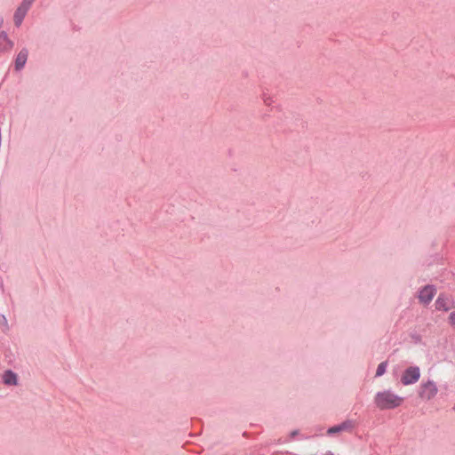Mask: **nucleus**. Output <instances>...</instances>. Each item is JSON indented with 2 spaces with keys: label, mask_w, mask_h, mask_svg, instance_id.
I'll return each instance as SVG.
<instances>
[{
  "label": "nucleus",
  "mask_w": 455,
  "mask_h": 455,
  "mask_svg": "<svg viewBox=\"0 0 455 455\" xmlns=\"http://www.w3.org/2000/svg\"><path fill=\"white\" fill-rule=\"evenodd\" d=\"M403 402V397L390 390L378 392L374 397V403L379 410H392L397 408Z\"/></svg>",
  "instance_id": "obj_1"
},
{
  "label": "nucleus",
  "mask_w": 455,
  "mask_h": 455,
  "mask_svg": "<svg viewBox=\"0 0 455 455\" xmlns=\"http://www.w3.org/2000/svg\"><path fill=\"white\" fill-rule=\"evenodd\" d=\"M420 377L419 368L417 366H411L407 368L402 375L401 381L404 386L416 383Z\"/></svg>",
  "instance_id": "obj_2"
},
{
  "label": "nucleus",
  "mask_w": 455,
  "mask_h": 455,
  "mask_svg": "<svg viewBox=\"0 0 455 455\" xmlns=\"http://www.w3.org/2000/svg\"><path fill=\"white\" fill-rule=\"evenodd\" d=\"M438 389L435 383L432 380H428L421 384L419 395L422 399L430 400L436 395Z\"/></svg>",
  "instance_id": "obj_3"
},
{
  "label": "nucleus",
  "mask_w": 455,
  "mask_h": 455,
  "mask_svg": "<svg viewBox=\"0 0 455 455\" xmlns=\"http://www.w3.org/2000/svg\"><path fill=\"white\" fill-rule=\"evenodd\" d=\"M33 0H24L14 14V22L16 26H20L29 9Z\"/></svg>",
  "instance_id": "obj_4"
},
{
  "label": "nucleus",
  "mask_w": 455,
  "mask_h": 455,
  "mask_svg": "<svg viewBox=\"0 0 455 455\" xmlns=\"http://www.w3.org/2000/svg\"><path fill=\"white\" fill-rule=\"evenodd\" d=\"M435 290L431 285L425 286L419 294V299L423 304H428L434 298Z\"/></svg>",
  "instance_id": "obj_5"
},
{
  "label": "nucleus",
  "mask_w": 455,
  "mask_h": 455,
  "mask_svg": "<svg viewBox=\"0 0 455 455\" xmlns=\"http://www.w3.org/2000/svg\"><path fill=\"white\" fill-rule=\"evenodd\" d=\"M3 382L7 386L18 385V376L12 371H5L2 376Z\"/></svg>",
  "instance_id": "obj_6"
},
{
  "label": "nucleus",
  "mask_w": 455,
  "mask_h": 455,
  "mask_svg": "<svg viewBox=\"0 0 455 455\" xmlns=\"http://www.w3.org/2000/svg\"><path fill=\"white\" fill-rule=\"evenodd\" d=\"M451 300L448 297L441 295L435 301V307L438 310L447 311L451 307Z\"/></svg>",
  "instance_id": "obj_7"
},
{
  "label": "nucleus",
  "mask_w": 455,
  "mask_h": 455,
  "mask_svg": "<svg viewBox=\"0 0 455 455\" xmlns=\"http://www.w3.org/2000/svg\"><path fill=\"white\" fill-rule=\"evenodd\" d=\"M354 426L355 425H354L353 421L347 420V421L341 423L340 425H338V426L329 428L328 434H334V433H338L340 431L351 430L354 427Z\"/></svg>",
  "instance_id": "obj_8"
},
{
  "label": "nucleus",
  "mask_w": 455,
  "mask_h": 455,
  "mask_svg": "<svg viewBox=\"0 0 455 455\" xmlns=\"http://www.w3.org/2000/svg\"><path fill=\"white\" fill-rule=\"evenodd\" d=\"M27 59H28V51L27 50L20 51L16 58V61H15L16 68L20 69L21 68H23L27 61Z\"/></svg>",
  "instance_id": "obj_9"
},
{
  "label": "nucleus",
  "mask_w": 455,
  "mask_h": 455,
  "mask_svg": "<svg viewBox=\"0 0 455 455\" xmlns=\"http://www.w3.org/2000/svg\"><path fill=\"white\" fill-rule=\"evenodd\" d=\"M12 48V43L8 39L7 36L0 33V52L8 51Z\"/></svg>",
  "instance_id": "obj_10"
},
{
  "label": "nucleus",
  "mask_w": 455,
  "mask_h": 455,
  "mask_svg": "<svg viewBox=\"0 0 455 455\" xmlns=\"http://www.w3.org/2000/svg\"><path fill=\"white\" fill-rule=\"evenodd\" d=\"M387 365V362H382L381 363L379 364V366L377 368V371H376L377 377H380L386 372Z\"/></svg>",
  "instance_id": "obj_11"
},
{
  "label": "nucleus",
  "mask_w": 455,
  "mask_h": 455,
  "mask_svg": "<svg viewBox=\"0 0 455 455\" xmlns=\"http://www.w3.org/2000/svg\"><path fill=\"white\" fill-rule=\"evenodd\" d=\"M450 320H451V324L455 326V312H453L450 315Z\"/></svg>",
  "instance_id": "obj_12"
},
{
  "label": "nucleus",
  "mask_w": 455,
  "mask_h": 455,
  "mask_svg": "<svg viewBox=\"0 0 455 455\" xmlns=\"http://www.w3.org/2000/svg\"><path fill=\"white\" fill-rule=\"evenodd\" d=\"M324 455H333L331 452H327Z\"/></svg>",
  "instance_id": "obj_13"
}]
</instances>
